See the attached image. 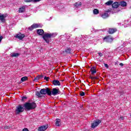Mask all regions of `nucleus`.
<instances>
[{
    "instance_id": "nucleus-1",
    "label": "nucleus",
    "mask_w": 131,
    "mask_h": 131,
    "mask_svg": "<svg viewBox=\"0 0 131 131\" xmlns=\"http://www.w3.org/2000/svg\"><path fill=\"white\" fill-rule=\"evenodd\" d=\"M48 95V96H52V91L50 88H47L46 89H42L40 92L37 91L36 92V95L38 98H41L42 95Z\"/></svg>"
},
{
    "instance_id": "nucleus-2",
    "label": "nucleus",
    "mask_w": 131,
    "mask_h": 131,
    "mask_svg": "<svg viewBox=\"0 0 131 131\" xmlns=\"http://www.w3.org/2000/svg\"><path fill=\"white\" fill-rule=\"evenodd\" d=\"M24 107L25 109L29 111L30 110H33V109H35L36 108V103L34 102L32 103L26 102L24 105Z\"/></svg>"
},
{
    "instance_id": "nucleus-3",
    "label": "nucleus",
    "mask_w": 131,
    "mask_h": 131,
    "mask_svg": "<svg viewBox=\"0 0 131 131\" xmlns=\"http://www.w3.org/2000/svg\"><path fill=\"white\" fill-rule=\"evenodd\" d=\"M52 37H54V34L53 33H47L44 34L42 36V38L47 43L50 42V39H49V38H52Z\"/></svg>"
},
{
    "instance_id": "nucleus-4",
    "label": "nucleus",
    "mask_w": 131,
    "mask_h": 131,
    "mask_svg": "<svg viewBox=\"0 0 131 131\" xmlns=\"http://www.w3.org/2000/svg\"><path fill=\"white\" fill-rule=\"evenodd\" d=\"M102 39L104 42H107V43H112L113 40H114L113 37L110 35L105 36Z\"/></svg>"
},
{
    "instance_id": "nucleus-5",
    "label": "nucleus",
    "mask_w": 131,
    "mask_h": 131,
    "mask_svg": "<svg viewBox=\"0 0 131 131\" xmlns=\"http://www.w3.org/2000/svg\"><path fill=\"white\" fill-rule=\"evenodd\" d=\"M102 121L100 120H94L92 123H91V128H96L100 123H101Z\"/></svg>"
},
{
    "instance_id": "nucleus-6",
    "label": "nucleus",
    "mask_w": 131,
    "mask_h": 131,
    "mask_svg": "<svg viewBox=\"0 0 131 131\" xmlns=\"http://www.w3.org/2000/svg\"><path fill=\"white\" fill-rule=\"evenodd\" d=\"M24 111V107H22L21 104L18 105L16 106V108L15 110L16 114H20V113H22Z\"/></svg>"
},
{
    "instance_id": "nucleus-7",
    "label": "nucleus",
    "mask_w": 131,
    "mask_h": 131,
    "mask_svg": "<svg viewBox=\"0 0 131 131\" xmlns=\"http://www.w3.org/2000/svg\"><path fill=\"white\" fill-rule=\"evenodd\" d=\"M60 90L56 88H53L51 91V95H52L53 96H57V95L60 94Z\"/></svg>"
},
{
    "instance_id": "nucleus-8",
    "label": "nucleus",
    "mask_w": 131,
    "mask_h": 131,
    "mask_svg": "<svg viewBox=\"0 0 131 131\" xmlns=\"http://www.w3.org/2000/svg\"><path fill=\"white\" fill-rule=\"evenodd\" d=\"M40 27V25H38L37 24H33L32 25H31L30 27L28 28V30H30L31 31H32L33 29L35 28H39Z\"/></svg>"
},
{
    "instance_id": "nucleus-9",
    "label": "nucleus",
    "mask_w": 131,
    "mask_h": 131,
    "mask_svg": "<svg viewBox=\"0 0 131 131\" xmlns=\"http://www.w3.org/2000/svg\"><path fill=\"white\" fill-rule=\"evenodd\" d=\"M15 37H16V38H18V39H19L20 40H22V39L25 37V35L24 34L19 33L16 34Z\"/></svg>"
},
{
    "instance_id": "nucleus-10",
    "label": "nucleus",
    "mask_w": 131,
    "mask_h": 131,
    "mask_svg": "<svg viewBox=\"0 0 131 131\" xmlns=\"http://www.w3.org/2000/svg\"><path fill=\"white\" fill-rule=\"evenodd\" d=\"M48 127H49L48 125H43V126L39 127L38 128V131L47 130V129H48Z\"/></svg>"
},
{
    "instance_id": "nucleus-11",
    "label": "nucleus",
    "mask_w": 131,
    "mask_h": 131,
    "mask_svg": "<svg viewBox=\"0 0 131 131\" xmlns=\"http://www.w3.org/2000/svg\"><path fill=\"white\" fill-rule=\"evenodd\" d=\"M117 31V29L116 28H109L107 32L109 34H113Z\"/></svg>"
},
{
    "instance_id": "nucleus-12",
    "label": "nucleus",
    "mask_w": 131,
    "mask_h": 131,
    "mask_svg": "<svg viewBox=\"0 0 131 131\" xmlns=\"http://www.w3.org/2000/svg\"><path fill=\"white\" fill-rule=\"evenodd\" d=\"M37 33L38 35L43 36V35L45 34V31L42 29H37Z\"/></svg>"
},
{
    "instance_id": "nucleus-13",
    "label": "nucleus",
    "mask_w": 131,
    "mask_h": 131,
    "mask_svg": "<svg viewBox=\"0 0 131 131\" xmlns=\"http://www.w3.org/2000/svg\"><path fill=\"white\" fill-rule=\"evenodd\" d=\"M112 7L113 9H117V8L119 7V3L116 2L114 3H113Z\"/></svg>"
},
{
    "instance_id": "nucleus-14",
    "label": "nucleus",
    "mask_w": 131,
    "mask_h": 131,
    "mask_svg": "<svg viewBox=\"0 0 131 131\" xmlns=\"http://www.w3.org/2000/svg\"><path fill=\"white\" fill-rule=\"evenodd\" d=\"M5 18H6L5 14H2L0 13V21H1L2 23H5V22H6V19H5Z\"/></svg>"
},
{
    "instance_id": "nucleus-15",
    "label": "nucleus",
    "mask_w": 131,
    "mask_h": 131,
    "mask_svg": "<svg viewBox=\"0 0 131 131\" xmlns=\"http://www.w3.org/2000/svg\"><path fill=\"white\" fill-rule=\"evenodd\" d=\"M53 85H61V83L58 80H54L52 82Z\"/></svg>"
},
{
    "instance_id": "nucleus-16",
    "label": "nucleus",
    "mask_w": 131,
    "mask_h": 131,
    "mask_svg": "<svg viewBox=\"0 0 131 131\" xmlns=\"http://www.w3.org/2000/svg\"><path fill=\"white\" fill-rule=\"evenodd\" d=\"M90 71L91 72V74H95V73H97V71L96 69V67H93L92 68H91V69H90Z\"/></svg>"
},
{
    "instance_id": "nucleus-17",
    "label": "nucleus",
    "mask_w": 131,
    "mask_h": 131,
    "mask_svg": "<svg viewBox=\"0 0 131 131\" xmlns=\"http://www.w3.org/2000/svg\"><path fill=\"white\" fill-rule=\"evenodd\" d=\"M119 6H121V7H126L127 6V3H126L124 1H121L119 3Z\"/></svg>"
},
{
    "instance_id": "nucleus-18",
    "label": "nucleus",
    "mask_w": 131,
    "mask_h": 131,
    "mask_svg": "<svg viewBox=\"0 0 131 131\" xmlns=\"http://www.w3.org/2000/svg\"><path fill=\"white\" fill-rule=\"evenodd\" d=\"M101 17L103 18V19H106V18L109 17V14L105 12L104 13L101 14Z\"/></svg>"
},
{
    "instance_id": "nucleus-19",
    "label": "nucleus",
    "mask_w": 131,
    "mask_h": 131,
    "mask_svg": "<svg viewBox=\"0 0 131 131\" xmlns=\"http://www.w3.org/2000/svg\"><path fill=\"white\" fill-rule=\"evenodd\" d=\"M55 121V125L56 126H60V122H61V120L60 119H56Z\"/></svg>"
},
{
    "instance_id": "nucleus-20",
    "label": "nucleus",
    "mask_w": 131,
    "mask_h": 131,
    "mask_svg": "<svg viewBox=\"0 0 131 131\" xmlns=\"http://www.w3.org/2000/svg\"><path fill=\"white\" fill-rule=\"evenodd\" d=\"M42 77H43L42 75H38L34 79V81H37V80H39L40 78H42Z\"/></svg>"
},
{
    "instance_id": "nucleus-21",
    "label": "nucleus",
    "mask_w": 131,
    "mask_h": 131,
    "mask_svg": "<svg viewBox=\"0 0 131 131\" xmlns=\"http://www.w3.org/2000/svg\"><path fill=\"white\" fill-rule=\"evenodd\" d=\"M82 4L81 2H76L74 4V7H75V8H78V7H81Z\"/></svg>"
},
{
    "instance_id": "nucleus-22",
    "label": "nucleus",
    "mask_w": 131,
    "mask_h": 131,
    "mask_svg": "<svg viewBox=\"0 0 131 131\" xmlns=\"http://www.w3.org/2000/svg\"><path fill=\"white\" fill-rule=\"evenodd\" d=\"M18 12L19 13H24V12H25V7L23 6L20 7L18 9Z\"/></svg>"
},
{
    "instance_id": "nucleus-23",
    "label": "nucleus",
    "mask_w": 131,
    "mask_h": 131,
    "mask_svg": "<svg viewBox=\"0 0 131 131\" xmlns=\"http://www.w3.org/2000/svg\"><path fill=\"white\" fill-rule=\"evenodd\" d=\"M113 4V1L110 0L108 2H106L105 3V5H106V6H111V5H112Z\"/></svg>"
},
{
    "instance_id": "nucleus-24",
    "label": "nucleus",
    "mask_w": 131,
    "mask_h": 131,
    "mask_svg": "<svg viewBox=\"0 0 131 131\" xmlns=\"http://www.w3.org/2000/svg\"><path fill=\"white\" fill-rule=\"evenodd\" d=\"M28 79V77L25 76L21 78L20 81H21V82H23L24 81H26V80H27Z\"/></svg>"
},
{
    "instance_id": "nucleus-25",
    "label": "nucleus",
    "mask_w": 131,
    "mask_h": 131,
    "mask_svg": "<svg viewBox=\"0 0 131 131\" xmlns=\"http://www.w3.org/2000/svg\"><path fill=\"white\" fill-rule=\"evenodd\" d=\"M64 52L67 53V54H71V49L70 48H68L65 49Z\"/></svg>"
},
{
    "instance_id": "nucleus-26",
    "label": "nucleus",
    "mask_w": 131,
    "mask_h": 131,
    "mask_svg": "<svg viewBox=\"0 0 131 131\" xmlns=\"http://www.w3.org/2000/svg\"><path fill=\"white\" fill-rule=\"evenodd\" d=\"M11 57H19V53H13L11 54Z\"/></svg>"
},
{
    "instance_id": "nucleus-27",
    "label": "nucleus",
    "mask_w": 131,
    "mask_h": 131,
    "mask_svg": "<svg viewBox=\"0 0 131 131\" xmlns=\"http://www.w3.org/2000/svg\"><path fill=\"white\" fill-rule=\"evenodd\" d=\"M93 13L95 15H98V14H99V10L95 9L93 11Z\"/></svg>"
},
{
    "instance_id": "nucleus-28",
    "label": "nucleus",
    "mask_w": 131,
    "mask_h": 131,
    "mask_svg": "<svg viewBox=\"0 0 131 131\" xmlns=\"http://www.w3.org/2000/svg\"><path fill=\"white\" fill-rule=\"evenodd\" d=\"M84 95H85V93L84 92L82 91L80 93V96H81V97H83Z\"/></svg>"
},
{
    "instance_id": "nucleus-29",
    "label": "nucleus",
    "mask_w": 131,
    "mask_h": 131,
    "mask_svg": "<svg viewBox=\"0 0 131 131\" xmlns=\"http://www.w3.org/2000/svg\"><path fill=\"white\" fill-rule=\"evenodd\" d=\"M44 79L46 80V81H49V79H50V77L45 76L44 77Z\"/></svg>"
},
{
    "instance_id": "nucleus-30",
    "label": "nucleus",
    "mask_w": 131,
    "mask_h": 131,
    "mask_svg": "<svg viewBox=\"0 0 131 131\" xmlns=\"http://www.w3.org/2000/svg\"><path fill=\"white\" fill-rule=\"evenodd\" d=\"M26 3H31V2H33V0H25Z\"/></svg>"
},
{
    "instance_id": "nucleus-31",
    "label": "nucleus",
    "mask_w": 131,
    "mask_h": 131,
    "mask_svg": "<svg viewBox=\"0 0 131 131\" xmlns=\"http://www.w3.org/2000/svg\"><path fill=\"white\" fill-rule=\"evenodd\" d=\"M26 99H27V97H26V96H23L21 98V100L24 101V100H26Z\"/></svg>"
},
{
    "instance_id": "nucleus-32",
    "label": "nucleus",
    "mask_w": 131,
    "mask_h": 131,
    "mask_svg": "<svg viewBox=\"0 0 131 131\" xmlns=\"http://www.w3.org/2000/svg\"><path fill=\"white\" fill-rule=\"evenodd\" d=\"M110 12H111V10L110 9H108L105 11V13H107L108 14V13H110Z\"/></svg>"
},
{
    "instance_id": "nucleus-33",
    "label": "nucleus",
    "mask_w": 131,
    "mask_h": 131,
    "mask_svg": "<svg viewBox=\"0 0 131 131\" xmlns=\"http://www.w3.org/2000/svg\"><path fill=\"white\" fill-rule=\"evenodd\" d=\"M99 57H103V54L101 52L98 53Z\"/></svg>"
},
{
    "instance_id": "nucleus-34",
    "label": "nucleus",
    "mask_w": 131,
    "mask_h": 131,
    "mask_svg": "<svg viewBox=\"0 0 131 131\" xmlns=\"http://www.w3.org/2000/svg\"><path fill=\"white\" fill-rule=\"evenodd\" d=\"M4 128H5V129H9V128H10V126H5L4 127Z\"/></svg>"
},
{
    "instance_id": "nucleus-35",
    "label": "nucleus",
    "mask_w": 131,
    "mask_h": 131,
    "mask_svg": "<svg viewBox=\"0 0 131 131\" xmlns=\"http://www.w3.org/2000/svg\"><path fill=\"white\" fill-rule=\"evenodd\" d=\"M40 1L41 0H33V2H34V3H37L38 2H40Z\"/></svg>"
},
{
    "instance_id": "nucleus-36",
    "label": "nucleus",
    "mask_w": 131,
    "mask_h": 131,
    "mask_svg": "<svg viewBox=\"0 0 131 131\" xmlns=\"http://www.w3.org/2000/svg\"><path fill=\"white\" fill-rule=\"evenodd\" d=\"M23 131H29V130L27 128H25L23 129Z\"/></svg>"
},
{
    "instance_id": "nucleus-37",
    "label": "nucleus",
    "mask_w": 131,
    "mask_h": 131,
    "mask_svg": "<svg viewBox=\"0 0 131 131\" xmlns=\"http://www.w3.org/2000/svg\"><path fill=\"white\" fill-rule=\"evenodd\" d=\"M90 78H91V79H92V80H95V78H94V77L90 76Z\"/></svg>"
},
{
    "instance_id": "nucleus-38",
    "label": "nucleus",
    "mask_w": 131,
    "mask_h": 131,
    "mask_svg": "<svg viewBox=\"0 0 131 131\" xmlns=\"http://www.w3.org/2000/svg\"><path fill=\"white\" fill-rule=\"evenodd\" d=\"M104 67H106V68H108V67H109L108 66V64H107V63H104Z\"/></svg>"
},
{
    "instance_id": "nucleus-39",
    "label": "nucleus",
    "mask_w": 131,
    "mask_h": 131,
    "mask_svg": "<svg viewBox=\"0 0 131 131\" xmlns=\"http://www.w3.org/2000/svg\"><path fill=\"white\" fill-rule=\"evenodd\" d=\"M3 38H4L3 37V36H0V42H1V41H2V40L3 39Z\"/></svg>"
},
{
    "instance_id": "nucleus-40",
    "label": "nucleus",
    "mask_w": 131,
    "mask_h": 131,
    "mask_svg": "<svg viewBox=\"0 0 131 131\" xmlns=\"http://www.w3.org/2000/svg\"><path fill=\"white\" fill-rule=\"evenodd\" d=\"M119 65H120V66H121V67H122L123 66V63H120L119 64Z\"/></svg>"
},
{
    "instance_id": "nucleus-41",
    "label": "nucleus",
    "mask_w": 131,
    "mask_h": 131,
    "mask_svg": "<svg viewBox=\"0 0 131 131\" xmlns=\"http://www.w3.org/2000/svg\"><path fill=\"white\" fill-rule=\"evenodd\" d=\"M95 79H99V78L98 77H94V81Z\"/></svg>"
}]
</instances>
